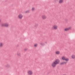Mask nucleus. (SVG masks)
Returning <instances> with one entry per match:
<instances>
[{"label":"nucleus","mask_w":75,"mask_h":75,"mask_svg":"<svg viewBox=\"0 0 75 75\" xmlns=\"http://www.w3.org/2000/svg\"><path fill=\"white\" fill-rule=\"evenodd\" d=\"M8 23H2L1 24V27H8L9 26Z\"/></svg>","instance_id":"f257e3e1"},{"label":"nucleus","mask_w":75,"mask_h":75,"mask_svg":"<svg viewBox=\"0 0 75 75\" xmlns=\"http://www.w3.org/2000/svg\"><path fill=\"white\" fill-rule=\"evenodd\" d=\"M62 60H65L66 61L68 62L69 61V59L66 58L65 56H63L62 57Z\"/></svg>","instance_id":"f03ea898"},{"label":"nucleus","mask_w":75,"mask_h":75,"mask_svg":"<svg viewBox=\"0 0 75 75\" xmlns=\"http://www.w3.org/2000/svg\"><path fill=\"white\" fill-rule=\"evenodd\" d=\"M27 73L29 75H32L33 74V72L31 70H28L27 72Z\"/></svg>","instance_id":"7ed1b4c3"},{"label":"nucleus","mask_w":75,"mask_h":75,"mask_svg":"<svg viewBox=\"0 0 75 75\" xmlns=\"http://www.w3.org/2000/svg\"><path fill=\"white\" fill-rule=\"evenodd\" d=\"M54 62L56 63V65H57V64H59V62H60V60H59V59H57L55 60Z\"/></svg>","instance_id":"20e7f679"},{"label":"nucleus","mask_w":75,"mask_h":75,"mask_svg":"<svg viewBox=\"0 0 75 75\" xmlns=\"http://www.w3.org/2000/svg\"><path fill=\"white\" fill-rule=\"evenodd\" d=\"M56 65H57L56 63L54 62H53L51 64L53 68H55L56 67Z\"/></svg>","instance_id":"39448f33"},{"label":"nucleus","mask_w":75,"mask_h":75,"mask_svg":"<svg viewBox=\"0 0 75 75\" xmlns=\"http://www.w3.org/2000/svg\"><path fill=\"white\" fill-rule=\"evenodd\" d=\"M71 27H69L68 28H65L64 29V30L65 31H69V30H71Z\"/></svg>","instance_id":"423d86ee"},{"label":"nucleus","mask_w":75,"mask_h":75,"mask_svg":"<svg viewBox=\"0 0 75 75\" xmlns=\"http://www.w3.org/2000/svg\"><path fill=\"white\" fill-rule=\"evenodd\" d=\"M58 25H54L53 26V28L54 30H57L58 29Z\"/></svg>","instance_id":"0eeeda50"},{"label":"nucleus","mask_w":75,"mask_h":75,"mask_svg":"<svg viewBox=\"0 0 75 75\" xmlns=\"http://www.w3.org/2000/svg\"><path fill=\"white\" fill-rule=\"evenodd\" d=\"M41 18L43 20H45L47 18V16L45 15H43L41 16Z\"/></svg>","instance_id":"6e6552de"},{"label":"nucleus","mask_w":75,"mask_h":75,"mask_svg":"<svg viewBox=\"0 0 75 75\" xmlns=\"http://www.w3.org/2000/svg\"><path fill=\"white\" fill-rule=\"evenodd\" d=\"M23 15L21 14H20L19 15V19H22L23 18Z\"/></svg>","instance_id":"1a4fd4ad"},{"label":"nucleus","mask_w":75,"mask_h":75,"mask_svg":"<svg viewBox=\"0 0 75 75\" xmlns=\"http://www.w3.org/2000/svg\"><path fill=\"white\" fill-rule=\"evenodd\" d=\"M64 0H59V4H62V3L64 2Z\"/></svg>","instance_id":"9d476101"},{"label":"nucleus","mask_w":75,"mask_h":75,"mask_svg":"<svg viewBox=\"0 0 75 75\" xmlns=\"http://www.w3.org/2000/svg\"><path fill=\"white\" fill-rule=\"evenodd\" d=\"M67 62L66 61L65 62H62L60 63V64L61 65H64V64H66L67 63Z\"/></svg>","instance_id":"9b49d317"},{"label":"nucleus","mask_w":75,"mask_h":75,"mask_svg":"<svg viewBox=\"0 0 75 75\" xmlns=\"http://www.w3.org/2000/svg\"><path fill=\"white\" fill-rule=\"evenodd\" d=\"M56 54L57 55H59L60 54V51H56L55 52Z\"/></svg>","instance_id":"f8f14e48"},{"label":"nucleus","mask_w":75,"mask_h":75,"mask_svg":"<svg viewBox=\"0 0 75 75\" xmlns=\"http://www.w3.org/2000/svg\"><path fill=\"white\" fill-rule=\"evenodd\" d=\"M71 58L72 59H75V54L72 55L71 56Z\"/></svg>","instance_id":"ddd939ff"},{"label":"nucleus","mask_w":75,"mask_h":75,"mask_svg":"<svg viewBox=\"0 0 75 75\" xmlns=\"http://www.w3.org/2000/svg\"><path fill=\"white\" fill-rule=\"evenodd\" d=\"M3 46V43L2 42L0 43V47H2Z\"/></svg>","instance_id":"4468645a"},{"label":"nucleus","mask_w":75,"mask_h":75,"mask_svg":"<svg viewBox=\"0 0 75 75\" xmlns=\"http://www.w3.org/2000/svg\"><path fill=\"white\" fill-rule=\"evenodd\" d=\"M32 11H35V7H32Z\"/></svg>","instance_id":"2eb2a0df"},{"label":"nucleus","mask_w":75,"mask_h":75,"mask_svg":"<svg viewBox=\"0 0 75 75\" xmlns=\"http://www.w3.org/2000/svg\"><path fill=\"white\" fill-rule=\"evenodd\" d=\"M38 45V44H35L34 45V46L35 47H37Z\"/></svg>","instance_id":"dca6fc26"},{"label":"nucleus","mask_w":75,"mask_h":75,"mask_svg":"<svg viewBox=\"0 0 75 75\" xmlns=\"http://www.w3.org/2000/svg\"><path fill=\"white\" fill-rule=\"evenodd\" d=\"M25 13H29V11H27L25 12Z\"/></svg>","instance_id":"f3484780"},{"label":"nucleus","mask_w":75,"mask_h":75,"mask_svg":"<svg viewBox=\"0 0 75 75\" xmlns=\"http://www.w3.org/2000/svg\"><path fill=\"white\" fill-rule=\"evenodd\" d=\"M1 22V19H0V23Z\"/></svg>","instance_id":"a211bd4d"}]
</instances>
